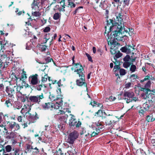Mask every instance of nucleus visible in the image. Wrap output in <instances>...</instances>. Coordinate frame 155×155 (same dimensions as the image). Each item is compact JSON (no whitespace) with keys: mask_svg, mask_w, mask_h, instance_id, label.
Instances as JSON below:
<instances>
[{"mask_svg":"<svg viewBox=\"0 0 155 155\" xmlns=\"http://www.w3.org/2000/svg\"><path fill=\"white\" fill-rule=\"evenodd\" d=\"M97 130L98 131V130H97V127H90L87 130V134H86L85 135V139L86 140L87 139L88 136H89V134L92 133Z\"/></svg>","mask_w":155,"mask_h":155,"instance_id":"nucleus-22","label":"nucleus"},{"mask_svg":"<svg viewBox=\"0 0 155 155\" xmlns=\"http://www.w3.org/2000/svg\"><path fill=\"white\" fill-rule=\"evenodd\" d=\"M154 103H155V100L150 98V99H149L143 104V108L146 111L153 110L154 108Z\"/></svg>","mask_w":155,"mask_h":155,"instance_id":"nucleus-6","label":"nucleus"},{"mask_svg":"<svg viewBox=\"0 0 155 155\" xmlns=\"http://www.w3.org/2000/svg\"><path fill=\"white\" fill-rule=\"evenodd\" d=\"M61 17V14L60 13L58 12L55 13L54 15L53 18L55 20H57L59 19Z\"/></svg>","mask_w":155,"mask_h":155,"instance_id":"nucleus-35","label":"nucleus"},{"mask_svg":"<svg viewBox=\"0 0 155 155\" xmlns=\"http://www.w3.org/2000/svg\"><path fill=\"white\" fill-rule=\"evenodd\" d=\"M131 66L130 68V70L132 72H134L136 71L137 68L136 66L134 64H131L130 65Z\"/></svg>","mask_w":155,"mask_h":155,"instance_id":"nucleus-44","label":"nucleus"},{"mask_svg":"<svg viewBox=\"0 0 155 155\" xmlns=\"http://www.w3.org/2000/svg\"><path fill=\"white\" fill-rule=\"evenodd\" d=\"M151 81L150 75L149 74L146 76L143 79L140 80V82L141 84H143L144 81Z\"/></svg>","mask_w":155,"mask_h":155,"instance_id":"nucleus-33","label":"nucleus"},{"mask_svg":"<svg viewBox=\"0 0 155 155\" xmlns=\"http://www.w3.org/2000/svg\"><path fill=\"white\" fill-rule=\"evenodd\" d=\"M89 104L91 105L92 106H93V107H102L103 106L102 104L97 103L94 101L93 102H92V101H91V102Z\"/></svg>","mask_w":155,"mask_h":155,"instance_id":"nucleus-30","label":"nucleus"},{"mask_svg":"<svg viewBox=\"0 0 155 155\" xmlns=\"http://www.w3.org/2000/svg\"><path fill=\"white\" fill-rule=\"evenodd\" d=\"M68 117V115L67 114H64V116L60 117L59 118V120L62 124L66 123V121Z\"/></svg>","mask_w":155,"mask_h":155,"instance_id":"nucleus-27","label":"nucleus"},{"mask_svg":"<svg viewBox=\"0 0 155 155\" xmlns=\"http://www.w3.org/2000/svg\"><path fill=\"white\" fill-rule=\"evenodd\" d=\"M68 7H70L71 8H74L76 6V5L73 2H72L70 0H68Z\"/></svg>","mask_w":155,"mask_h":155,"instance_id":"nucleus-38","label":"nucleus"},{"mask_svg":"<svg viewBox=\"0 0 155 155\" xmlns=\"http://www.w3.org/2000/svg\"><path fill=\"white\" fill-rule=\"evenodd\" d=\"M60 112L61 114H64L66 113H69L71 112L70 110H69V109L68 108H64L63 110H60Z\"/></svg>","mask_w":155,"mask_h":155,"instance_id":"nucleus-41","label":"nucleus"},{"mask_svg":"<svg viewBox=\"0 0 155 155\" xmlns=\"http://www.w3.org/2000/svg\"><path fill=\"white\" fill-rule=\"evenodd\" d=\"M38 75L37 74L31 75L28 78V81L30 84L32 86L38 84L40 82L38 79Z\"/></svg>","mask_w":155,"mask_h":155,"instance_id":"nucleus-8","label":"nucleus"},{"mask_svg":"<svg viewBox=\"0 0 155 155\" xmlns=\"http://www.w3.org/2000/svg\"><path fill=\"white\" fill-rule=\"evenodd\" d=\"M4 114L2 112H0V127H4L3 124H5L4 120L3 119Z\"/></svg>","mask_w":155,"mask_h":155,"instance_id":"nucleus-29","label":"nucleus"},{"mask_svg":"<svg viewBox=\"0 0 155 155\" xmlns=\"http://www.w3.org/2000/svg\"><path fill=\"white\" fill-rule=\"evenodd\" d=\"M79 134L77 131L74 130L68 135L67 142L70 144H73L75 140L78 137Z\"/></svg>","mask_w":155,"mask_h":155,"instance_id":"nucleus-4","label":"nucleus"},{"mask_svg":"<svg viewBox=\"0 0 155 155\" xmlns=\"http://www.w3.org/2000/svg\"><path fill=\"white\" fill-rule=\"evenodd\" d=\"M71 116V119L69 120V125L71 127L75 126L76 127H80L81 124V122L80 121L78 122L76 119L74 118L73 115L70 114Z\"/></svg>","mask_w":155,"mask_h":155,"instance_id":"nucleus-11","label":"nucleus"},{"mask_svg":"<svg viewBox=\"0 0 155 155\" xmlns=\"http://www.w3.org/2000/svg\"><path fill=\"white\" fill-rule=\"evenodd\" d=\"M4 118H3L4 120V122L5 123L6 122L7 124L8 122H10L9 120H10V115L8 114H4Z\"/></svg>","mask_w":155,"mask_h":155,"instance_id":"nucleus-37","label":"nucleus"},{"mask_svg":"<svg viewBox=\"0 0 155 155\" xmlns=\"http://www.w3.org/2000/svg\"><path fill=\"white\" fill-rule=\"evenodd\" d=\"M12 77L13 79H14L16 81V82H17V81L18 79L19 80V81L25 80L27 78V76L26 74V71H25L24 70L22 71V73L21 74V77H17L16 76L15 73H12Z\"/></svg>","mask_w":155,"mask_h":155,"instance_id":"nucleus-13","label":"nucleus"},{"mask_svg":"<svg viewBox=\"0 0 155 155\" xmlns=\"http://www.w3.org/2000/svg\"><path fill=\"white\" fill-rule=\"evenodd\" d=\"M5 104L7 107H9L12 106L11 101H10V99L6 100L5 101Z\"/></svg>","mask_w":155,"mask_h":155,"instance_id":"nucleus-51","label":"nucleus"},{"mask_svg":"<svg viewBox=\"0 0 155 155\" xmlns=\"http://www.w3.org/2000/svg\"><path fill=\"white\" fill-rule=\"evenodd\" d=\"M8 135L6 137V138L8 139H11L15 137V134L13 132L8 133Z\"/></svg>","mask_w":155,"mask_h":155,"instance_id":"nucleus-36","label":"nucleus"},{"mask_svg":"<svg viewBox=\"0 0 155 155\" xmlns=\"http://www.w3.org/2000/svg\"><path fill=\"white\" fill-rule=\"evenodd\" d=\"M99 133V131L97 130L96 131L92 133L89 134V136H88L89 137H93L95 136L96 135H97Z\"/></svg>","mask_w":155,"mask_h":155,"instance_id":"nucleus-49","label":"nucleus"},{"mask_svg":"<svg viewBox=\"0 0 155 155\" xmlns=\"http://www.w3.org/2000/svg\"><path fill=\"white\" fill-rule=\"evenodd\" d=\"M50 34H46V35H45V37L44 38V39H45V41H44V42L43 43H41V44H45L47 43V42L48 41L49 39L50 38H47V35H50Z\"/></svg>","mask_w":155,"mask_h":155,"instance_id":"nucleus-60","label":"nucleus"},{"mask_svg":"<svg viewBox=\"0 0 155 155\" xmlns=\"http://www.w3.org/2000/svg\"><path fill=\"white\" fill-rule=\"evenodd\" d=\"M120 49L122 52H126L129 54L127 46L122 47Z\"/></svg>","mask_w":155,"mask_h":155,"instance_id":"nucleus-52","label":"nucleus"},{"mask_svg":"<svg viewBox=\"0 0 155 155\" xmlns=\"http://www.w3.org/2000/svg\"><path fill=\"white\" fill-rule=\"evenodd\" d=\"M149 143L150 146L155 148V139H150L149 140Z\"/></svg>","mask_w":155,"mask_h":155,"instance_id":"nucleus-39","label":"nucleus"},{"mask_svg":"<svg viewBox=\"0 0 155 155\" xmlns=\"http://www.w3.org/2000/svg\"><path fill=\"white\" fill-rule=\"evenodd\" d=\"M8 59V57L6 56L4 59H2V61L0 63V73L2 74V71L7 67L9 62H7L6 60Z\"/></svg>","mask_w":155,"mask_h":155,"instance_id":"nucleus-16","label":"nucleus"},{"mask_svg":"<svg viewBox=\"0 0 155 155\" xmlns=\"http://www.w3.org/2000/svg\"><path fill=\"white\" fill-rule=\"evenodd\" d=\"M107 34L104 33L108 44L111 45L110 52L112 54H115L117 52H118L120 44L117 42L115 40L117 41H125V40L127 38V36L126 35H123V33H121L120 31H113L112 32L109 31H107Z\"/></svg>","mask_w":155,"mask_h":155,"instance_id":"nucleus-1","label":"nucleus"},{"mask_svg":"<svg viewBox=\"0 0 155 155\" xmlns=\"http://www.w3.org/2000/svg\"><path fill=\"white\" fill-rule=\"evenodd\" d=\"M151 84V81H147L144 87H141L140 89L141 91H143L145 93L147 97L149 99H150L151 96H148L150 94V93L148 94V92H150V93H151V90L149 89V88L150 87Z\"/></svg>","mask_w":155,"mask_h":155,"instance_id":"nucleus-7","label":"nucleus"},{"mask_svg":"<svg viewBox=\"0 0 155 155\" xmlns=\"http://www.w3.org/2000/svg\"><path fill=\"white\" fill-rule=\"evenodd\" d=\"M32 9L35 10H38L39 7V2H38L37 0H34L31 4Z\"/></svg>","mask_w":155,"mask_h":155,"instance_id":"nucleus-23","label":"nucleus"},{"mask_svg":"<svg viewBox=\"0 0 155 155\" xmlns=\"http://www.w3.org/2000/svg\"><path fill=\"white\" fill-rule=\"evenodd\" d=\"M21 81V85H23L24 87H25V88H27V87H28L29 86V85L27 84L25 80H24V81Z\"/></svg>","mask_w":155,"mask_h":155,"instance_id":"nucleus-56","label":"nucleus"},{"mask_svg":"<svg viewBox=\"0 0 155 155\" xmlns=\"http://www.w3.org/2000/svg\"><path fill=\"white\" fill-rule=\"evenodd\" d=\"M120 64L119 63V64L117 65H115L114 67V71L115 72L118 70L120 69Z\"/></svg>","mask_w":155,"mask_h":155,"instance_id":"nucleus-59","label":"nucleus"},{"mask_svg":"<svg viewBox=\"0 0 155 155\" xmlns=\"http://www.w3.org/2000/svg\"><path fill=\"white\" fill-rule=\"evenodd\" d=\"M22 95L21 96H18L19 97H20V99L22 102H24L26 101L29 102V97H28L27 96H25L26 94H22Z\"/></svg>","mask_w":155,"mask_h":155,"instance_id":"nucleus-31","label":"nucleus"},{"mask_svg":"<svg viewBox=\"0 0 155 155\" xmlns=\"http://www.w3.org/2000/svg\"><path fill=\"white\" fill-rule=\"evenodd\" d=\"M36 88L37 89V90L38 91H40L41 90V89L43 87V85L45 86L44 84L43 83H41V84H39L36 85Z\"/></svg>","mask_w":155,"mask_h":155,"instance_id":"nucleus-43","label":"nucleus"},{"mask_svg":"<svg viewBox=\"0 0 155 155\" xmlns=\"http://www.w3.org/2000/svg\"><path fill=\"white\" fill-rule=\"evenodd\" d=\"M38 47L39 49L42 52H44L46 51L47 46L44 44H38Z\"/></svg>","mask_w":155,"mask_h":155,"instance_id":"nucleus-32","label":"nucleus"},{"mask_svg":"<svg viewBox=\"0 0 155 155\" xmlns=\"http://www.w3.org/2000/svg\"><path fill=\"white\" fill-rule=\"evenodd\" d=\"M73 65L74 67V71L76 72L77 74L78 75L84 74V68L80 62L74 64Z\"/></svg>","mask_w":155,"mask_h":155,"instance_id":"nucleus-9","label":"nucleus"},{"mask_svg":"<svg viewBox=\"0 0 155 155\" xmlns=\"http://www.w3.org/2000/svg\"><path fill=\"white\" fill-rule=\"evenodd\" d=\"M54 155H64L63 153L61 151L60 148H59L56 151Z\"/></svg>","mask_w":155,"mask_h":155,"instance_id":"nucleus-45","label":"nucleus"},{"mask_svg":"<svg viewBox=\"0 0 155 155\" xmlns=\"http://www.w3.org/2000/svg\"><path fill=\"white\" fill-rule=\"evenodd\" d=\"M146 111L145 110H144L143 109H140L138 111V114L141 117L144 116V114L145 113Z\"/></svg>","mask_w":155,"mask_h":155,"instance_id":"nucleus-47","label":"nucleus"},{"mask_svg":"<svg viewBox=\"0 0 155 155\" xmlns=\"http://www.w3.org/2000/svg\"><path fill=\"white\" fill-rule=\"evenodd\" d=\"M116 15V18L114 19V21L112 19H110L109 20L107 19V25L105 27V33L107 34V31L111 32L113 30V28H116V29L114 31H119L121 33L124 34L125 32L129 34L127 30H126L124 24H122L123 17V13L121 12L119 13L117 12Z\"/></svg>","mask_w":155,"mask_h":155,"instance_id":"nucleus-2","label":"nucleus"},{"mask_svg":"<svg viewBox=\"0 0 155 155\" xmlns=\"http://www.w3.org/2000/svg\"><path fill=\"white\" fill-rule=\"evenodd\" d=\"M15 12L16 13V14L18 16L21 15L22 13L25 14V12L24 10L19 11V9L18 8H16Z\"/></svg>","mask_w":155,"mask_h":155,"instance_id":"nucleus-42","label":"nucleus"},{"mask_svg":"<svg viewBox=\"0 0 155 155\" xmlns=\"http://www.w3.org/2000/svg\"><path fill=\"white\" fill-rule=\"evenodd\" d=\"M121 4L123 2L125 5H128L129 4V0H121Z\"/></svg>","mask_w":155,"mask_h":155,"instance_id":"nucleus-53","label":"nucleus"},{"mask_svg":"<svg viewBox=\"0 0 155 155\" xmlns=\"http://www.w3.org/2000/svg\"><path fill=\"white\" fill-rule=\"evenodd\" d=\"M8 129L9 130H12L13 128H15V130H17L20 129V127L19 124L15 122H8Z\"/></svg>","mask_w":155,"mask_h":155,"instance_id":"nucleus-14","label":"nucleus"},{"mask_svg":"<svg viewBox=\"0 0 155 155\" xmlns=\"http://www.w3.org/2000/svg\"><path fill=\"white\" fill-rule=\"evenodd\" d=\"M0 44L1 45L2 48L5 50L7 49L8 48L12 47L13 46V44H12L9 41H5V40L1 41Z\"/></svg>","mask_w":155,"mask_h":155,"instance_id":"nucleus-19","label":"nucleus"},{"mask_svg":"<svg viewBox=\"0 0 155 155\" xmlns=\"http://www.w3.org/2000/svg\"><path fill=\"white\" fill-rule=\"evenodd\" d=\"M146 120L148 122H152L155 120V113H152L147 116Z\"/></svg>","mask_w":155,"mask_h":155,"instance_id":"nucleus-21","label":"nucleus"},{"mask_svg":"<svg viewBox=\"0 0 155 155\" xmlns=\"http://www.w3.org/2000/svg\"><path fill=\"white\" fill-rule=\"evenodd\" d=\"M103 113L102 110L101 109L99 110L98 111L95 113V116H97V117H101Z\"/></svg>","mask_w":155,"mask_h":155,"instance_id":"nucleus-46","label":"nucleus"},{"mask_svg":"<svg viewBox=\"0 0 155 155\" xmlns=\"http://www.w3.org/2000/svg\"><path fill=\"white\" fill-rule=\"evenodd\" d=\"M16 86H14V88L16 89V91L17 93L18 96H21L22 95V94L21 92H20V87H19L17 85V83H16Z\"/></svg>","mask_w":155,"mask_h":155,"instance_id":"nucleus-34","label":"nucleus"},{"mask_svg":"<svg viewBox=\"0 0 155 155\" xmlns=\"http://www.w3.org/2000/svg\"><path fill=\"white\" fill-rule=\"evenodd\" d=\"M44 95L43 93L40 95L36 96H30L29 97L28 101L31 103L33 104H40L41 103V101L44 98Z\"/></svg>","mask_w":155,"mask_h":155,"instance_id":"nucleus-3","label":"nucleus"},{"mask_svg":"<svg viewBox=\"0 0 155 155\" xmlns=\"http://www.w3.org/2000/svg\"><path fill=\"white\" fill-rule=\"evenodd\" d=\"M130 60V56L128 55H126L123 58L124 62L123 64V66L125 68H128L131 64Z\"/></svg>","mask_w":155,"mask_h":155,"instance_id":"nucleus-15","label":"nucleus"},{"mask_svg":"<svg viewBox=\"0 0 155 155\" xmlns=\"http://www.w3.org/2000/svg\"><path fill=\"white\" fill-rule=\"evenodd\" d=\"M41 106L43 109L46 110L51 108L52 107V104L51 102H48L41 104Z\"/></svg>","mask_w":155,"mask_h":155,"instance_id":"nucleus-24","label":"nucleus"},{"mask_svg":"<svg viewBox=\"0 0 155 155\" xmlns=\"http://www.w3.org/2000/svg\"><path fill=\"white\" fill-rule=\"evenodd\" d=\"M127 46L128 53H131L132 54H134V51H134L135 50H136V49L134 48L135 46L134 45H133L132 44V45H128Z\"/></svg>","mask_w":155,"mask_h":155,"instance_id":"nucleus-26","label":"nucleus"},{"mask_svg":"<svg viewBox=\"0 0 155 155\" xmlns=\"http://www.w3.org/2000/svg\"><path fill=\"white\" fill-rule=\"evenodd\" d=\"M70 148L69 151L71 153H72L73 154L74 153H76V152L75 151V148L74 147L73 145L70 146Z\"/></svg>","mask_w":155,"mask_h":155,"instance_id":"nucleus-50","label":"nucleus"},{"mask_svg":"<svg viewBox=\"0 0 155 155\" xmlns=\"http://www.w3.org/2000/svg\"><path fill=\"white\" fill-rule=\"evenodd\" d=\"M57 101L55 103H52V108L57 109L62 105L63 100L62 98H57Z\"/></svg>","mask_w":155,"mask_h":155,"instance_id":"nucleus-18","label":"nucleus"},{"mask_svg":"<svg viewBox=\"0 0 155 155\" xmlns=\"http://www.w3.org/2000/svg\"><path fill=\"white\" fill-rule=\"evenodd\" d=\"M83 8V6H79V7H78L77 8H76L75 10V11L74 12H73V14L74 15H75L78 12V10L80 9V8Z\"/></svg>","mask_w":155,"mask_h":155,"instance_id":"nucleus-62","label":"nucleus"},{"mask_svg":"<svg viewBox=\"0 0 155 155\" xmlns=\"http://www.w3.org/2000/svg\"><path fill=\"white\" fill-rule=\"evenodd\" d=\"M120 73L121 75H124L126 73L125 70L123 69H120Z\"/></svg>","mask_w":155,"mask_h":155,"instance_id":"nucleus-57","label":"nucleus"},{"mask_svg":"<svg viewBox=\"0 0 155 155\" xmlns=\"http://www.w3.org/2000/svg\"><path fill=\"white\" fill-rule=\"evenodd\" d=\"M114 2H112V4L114 5L115 6V3H117L118 4H121V2L120 0H114Z\"/></svg>","mask_w":155,"mask_h":155,"instance_id":"nucleus-63","label":"nucleus"},{"mask_svg":"<svg viewBox=\"0 0 155 155\" xmlns=\"http://www.w3.org/2000/svg\"><path fill=\"white\" fill-rule=\"evenodd\" d=\"M14 89V87L13 88L6 87V91L8 93V95L11 97L13 95V94H15Z\"/></svg>","mask_w":155,"mask_h":155,"instance_id":"nucleus-28","label":"nucleus"},{"mask_svg":"<svg viewBox=\"0 0 155 155\" xmlns=\"http://www.w3.org/2000/svg\"><path fill=\"white\" fill-rule=\"evenodd\" d=\"M32 15L35 17H39L41 15V13L39 12H35L32 13Z\"/></svg>","mask_w":155,"mask_h":155,"instance_id":"nucleus-55","label":"nucleus"},{"mask_svg":"<svg viewBox=\"0 0 155 155\" xmlns=\"http://www.w3.org/2000/svg\"><path fill=\"white\" fill-rule=\"evenodd\" d=\"M115 56L114 57V58H115L116 59H117V58H118L122 55V54L120 53V51H119L118 52H117L115 54Z\"/></svg>","mask_w":155,"mask_h":155,"instance_id":"nucleus-48","label":"nucleus"},{"mask_svg":"<svg viewBox=\"0 0 155 155\" xmlns=\"http://www.w3.org/2000/svg\"><path fill=\"white\" fill-rule=\"evenodd\" d=\"M43 66L45 68L44 69H41V71H42V72L41 74V82L43 84L47 81L48 78V74L46 73L45 72V71L46 68V67H48V66L46 65V64H45L44 66H42V67Z\"/></svg>","mask_w":155,"mask_h":155,"instance_id":"nucleus-17","label":"nucleus"},{"mask_svg":"<svg viewBox=\"0 0 155 155\" xmlns=\"http://www.w3.org/2000/svg\"><path fill=\"white\" fill-rule=\"evenodd\" d=\"M78 76L80 78L79 79H77L76 80V84L79 86H84L87 87V84L85 82V79L84 74H82L78 75Z\"/></svg>","mask_w":155,"mask_h":155,"instance_id":"nucleus-10","label":"nucleus"},{"mask_svg":"<svg viewBox=\"0 0 155 155\" xmlns=\"http://www.w3.org/2000/svg\"><path fill=\"white\" fill-rule=\"evenodd\" d=\"M95 124L96 125L97 128V129L98 130V131H100L102 129L103 127H104V124L103 122L99 120L98 122H96L95 123Z\"/></svg>","mask_w":155,"mask_h":155,"instance_id":"nucleus-25","label":"nucleus"},{"mask_svg":"<svg viewBox=\"0 0 155 155\" xmlns=\"http://www.w3.org/2000/svg\"><path fill=\"white\" fill-rule=\"evenodd\" d=\"M60 3L61 4V6L62 7H63L64 8H65V0H62Z\"/></svg>","mask_w":155,"mask_h":155,"instance_id":"nucleus-64","label":"nucleus"},{"mask_svg":"<svg viewBox=\"0 0 155 155\" xmlns=\"http://www.w3.org/2000/svg\"><path fill=\"white\" fill-rule=\"evenodd\" d=\"M33 148L32 146L31 145L27 144L26 145V150H27L26 153L27 152L30 153L31 152V150L33 149Z\"/></svg>","mask_w":155,"mask_h":155,"instance_id":"nucleus-40","label":"nucleus"},{"mask_svg":"<svg viewBox=\"0 0 155 155\" xmlns=\"http://www.w3.org/2000/svg\"><path fill=\"white\" fill-rule=\"evenodd\" d=\"M104 114L106 116L103 117L102 118L105 119V123L106 125L110 126L111 127L116 122L114 120V117L112 115L107 114L105 112H104Z\"/></svg>","mask_w":155,"mask_h":155,"instance_id":"nucleus-5","label":"nucleus"},{"mask_svg":"<svg viewBox=\"0 0 155 155\" xmlns=\"http://www.w3.org/2000/svg\"><path fill=\"white\" fill-rule=\"evenodd\" d=\"M134 96V94L132 91H126L124 94V99L127 103H129L132 101V98Z\"/></svg>","mask_w":155,"mask_h":155,"instance_id":"nucleus-12","label":"nucleus"},{"mask_svg":"<svg viewBox=\"0 0 155 155\" xmlns=\"http://www.w3.org/2000/svg\"><path fill=\"white\" fill-rule=\"evenodd\" d=\"M39 118L38 116L36 113H35V115L32 114L31 113H29V115L28 117V119L30 123H35Z\"/></svg>","mask_w":155,"mask_h":155,"instance_id":"nucleus-20","label":"nucleus"},{"mask_svg":"<svg viewBox=\"0 0 155 155\" xmlns=\"http://www.w3.org/2000/svg\"><path fill=\"white\" fill-rule=\"evenodd\" d=\"M49 98L51 100V101H54L56 100V98L55 96L53 94H50L49 97Z\"/></svg>","mask_w":155,"mask_h":155,"instance_id":"nucleus-54","label":"nucleus"},{"mask_svg":"<svg viewBox=\"0 0 155 155\" xmlns=\"http://www.w3.org/2000/svg\"><path fill=\"white\" fill-rule=\"evenodd\" d=\"M5 149L7 152H10L12 149V147L10 145H8L5 147Z\"/></svg>","mask_w":155,"mask_h":155,"instance_id":"nucleus-58","label":"nucleus"},{"mask_svg":"<svg viewBox=\"0 0 155 155\" xmlns=\"http://www.w3.org/2000/svg\"><path fill=\"white\" fill-rule=\"evenodd\" d=\"M86 56L87 57L88 59L89 60V61L92 62L93 60H92V58L91 56L88 53H86Z\"/></svg>","mask_w":155,"mask_h":155,"instance_id":"nucleus-61","label":"nucleus"}]
</instances>
